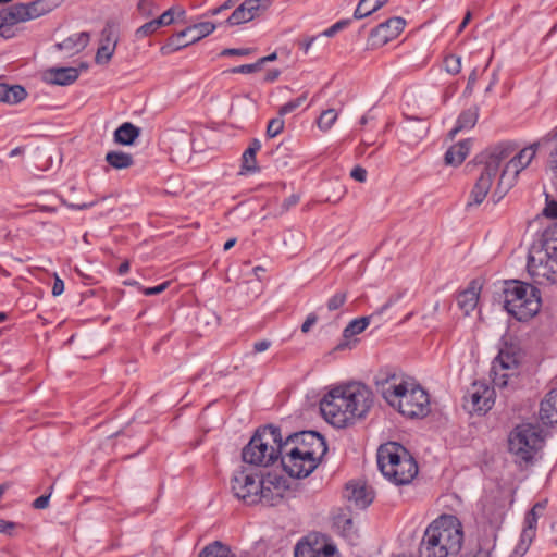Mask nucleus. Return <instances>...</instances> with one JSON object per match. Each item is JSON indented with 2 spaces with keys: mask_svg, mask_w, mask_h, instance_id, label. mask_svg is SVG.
Instances as JSON below:
<instances>
[{
  "mask_svg": "<svg viewBox=\"0 0 557 557\" xmlns=\"http://www.w3.org/2000/svg\"><path fill=\"white\" fill-rule=\"evenodd\" d=\"M371 395L370 389L360 383L335 387L323 397L320 410L327 422L344 428L369 411Z\"/></svg>",
  "mask_w": 557,
  "mask_h": 557,
  "instance_id": "f257e3e1",
  "label": "nucleus"
},
{
  "mask_svg": "<svg viewBox=\"0 0 557 557\" xmlns=\"http://www.w3.org/2000/svg\"><path fill=\"white\" fill-rule=\"evenodd\" d=\"M465 540L463 527L453 515H442L424 530L419 544L420 557H457Z\"/></svg>",
  "mask_w": 557,
  "mask_h": 557,
  "instance_id": "f03ea898",
  "label": "nucleus"
},
{
  "mask_svg": "<svg viewBox=\"0 0 557 557\" xmlns=\"http://www.w3.org/2000/svg\"><path fill=\"white\" fill-rule=\"evenodd\" d=\"M527 270L535 284L557 283V224L543 232L540 247L531 248Z\"/></svg>",
  "mask_w": 557,
  "mask_h": 557,
  "instance_id": "7ed1b4c3",
  "label": "nucleus"
},
{
  "mask_svg": "<svg viewBox=\"0 0 557 557\" xmlns=\"http://www.w3.org/2000/svg\"><path fill=\"white\" fill-rule=\"evenodd\" d=\"M284 441L280 428L272 424L259 428L242 450L245 463L269 467L284 453Z\"/></svg>",
  "mask_w": 557,
  "mask_h": 557,
  "instance_id": "20e7f679",
  "label": "nucleus"
},
{
  "mask_svg": "<svg viewBox=\"0 0 557 557\" xmlns=\"http://www.w3.org/2000/svg\"><path fill=\"white\" fill-rule=\"evenodd\" d=\"M377 466L382 474L396 485L409 484L418 474V465L413 457L395 442L379 447Z\"/></svg>",
  "mask_w": 557,
  "mask_h": 557,
  "instance_id": "39448f33",
  "label": "nucleus"
},
{
  "mask_svg": "<svg viewBox=\"0 0 557 557\" xmlns=\"http://www.w3.org/2000/svg\"><path fill=\"white\" fill-rule=\"evenodd\" d=\"M504 308L518 321H528L541 308L540 290L529 283L521 281L505 282Z\"/></svg>",
  "mask_w": 557,
  "mask_h": 557,
  "instance_id": "423d86ee",
  "label": "nucleus"
},
{
  "mask_svg": "<svg viewBox=\"0 0 557 557\" xmlns=\"http://www.w3.org/2000/svg\"><path fill=\"white\" fill-rule=\"evenodd\" d=\"M522 352L513 344H505L492 362L491 377L495 387L515 386L519 375Z\"/></svg>",
  "mask_w": 557,
  "mask_h": 557,
  "instance_id": "0eeeda50",
  "label": "nucleus"
},
{
  "mask_svg": "<svg viewBox=\"0 0 557 557\" xmlns=\"http://www.w3.org/2000/svg\"><path fill=\"white\" fill-rule=\"evenodd\" d=\"M543 440L536 426L532 424L517 425L509 434V451L519 462H530L541 448Z\"/></svg>",
  "mask_w": 557,
  "mask_h": 557,
  "instance_id": "6e6552de",
  "label": "nucleus"
},
{
  "mask_svg": "<svg viewBox=\"0 0 557 557\" xmlns=\"http://www.w3.org/2000/svg\"><path fill=\"white\" fill-rule=\"evenodd\" d=\"M262 476L253 470L240 467L234 471L231 478V491L233 495L246 505H256L259 503L258 493L261 492Z\"/></svg>",
  "mask_w": 557,
  "mask_h": 557,
  "instance_id": "1a4fd4ad",
  "label": "nucleus"
},
{
  "mask_svg": "<svg viewBox=\"0 0 557 557\" xmlns=\"http://www.w3.org/2000/svg\"><path fill=\"white\" fill-rule=\"evenodd\" d=\"M398 411L408 418H423L430 412L428 393L419 385L408 384L396 400Z\"/></svg>",
  "mask_w": 557,
  "mask_h": 557,
  "instance_id": "9d476101",
  "label": "nucleus"
},
{
  "mask_svg": "<svg viewBox=\"0 0 557 557\" xmlns=\"http://www.w3.org/2000/svg\"><path fill=\"white\" fill-rule=\"evenodd\" d=\"M289 446L307 457H314L320 460L327 451L324 437L314 431L289 434L284 441V448L286 449Z\"/></svg>",
  "mask_w": 557,
  "mask_h": 557,
  "instance_id": "9b49d317",
  "label": "nucleus"
},
{
  "mask_svg": "<svg viewBox=\"0 0 557 557\" xmlns=\"http://www.w3.org/2000/svg\"><path fill=\"white\" fill-rule=\"evenodd\" d=\"M540 143H533L532 145L521 149L516 156H513L505 165L498 185L497 190L506 193L513 184V181L518 174L524 170L534 159L539 149Z\"/></svg>",
  "mask_w": 557,
  "mask_h": 557,
  "instance_id": "f8f14e48",
  "label": "nucleus"
},
{
  "mask_svg": "<svg viewBox=\"0 0 557 557\" xmlns=\"http://www.w3.org/2000/svg\"><path fill=\"white\" fill-rule=\"evenodd\" d=\"M281 461L283 469L292 476V478H307L318 467L320 459L314 457H307L302 455L301 451H298L290 446L284 449L283 455L281 456Z\"/></svg>",
  "mask_w": 557,
  "mask_h": 557,
  "instance_id": "ddd939ff",
  "label": "nucleus"
},
{
  "mask_svg": "<svg viewBox=\"0 0 557 557\" xmlns=\"http://www.w3.org/2000/svg\"><path fill=\"white\" fill-rule=\"evenodd\" d=\"M216 28L214 23L211 22H201L195 25H191L184 30L177 33L172 36L168 44L161 48V51L165 53V50L176 51L182 48H185L203 37L210 35Z\"/></svg>",
  "mask_w": 557,
  "mask_h": 557,
  "instance_id": "4468645a",
  "label": "nucleus"
},
{
  "mask_svg": "<svg viewBox=\"0 0 557 557\" xmlns=\"http://www.w3.org/2000/svg\"><path fill=\"white\" fill-rule=\"evenodd\" d=\"M294 555L295 557H339L336 547L318 535H308L299 541L295 546Z\"/></svg>",
  "mask_w": 557,
  "mask_h": 557,
  "instance_id": "2eb2a0df",
  "label": "nucleus"
},
{
  "mask_svg": "<svg viewBox=\"0 0 557 557\" xmlns=\"http://www.w3.org/2000/svg\"><path fill=\"white\" fill-rule=\"evenodd\" d=\"M376 392L392 406H396V400L401 396L403 391L408 385L407 382L400 380L395 373L388 371H380L374 376Z\"/></svg>",
  "mask_w": 557,
  "mask_h": 557,
  "instance_id": "dca6fc26",
  "label": "nucleus"
},
{
  "mask_svg": "<svg viewBox=\"0 0 557 557\" xmlns=\"http://www.w3.org/2000/svg\"><path fill=\"white\" fill-rule=\"evenodd\" d=\"M261 481V492L258 493L259 503L265 506L278 505L288 490L286 480L276 474H268L265 478L262 476Z\"/></svg>",
  "mask_w": 557,
  "mask_h": 557,
  "instance_id": "f3484780",
  "label": "nucleus"
},
{
  "mask_svg": "<svg viewBox=\"0 0 557 557\" xmlns=\"http://www.w3.org/2000/svg\"><path fill=\"white\" fill-rule=\"evenodd\" d=\"M29 21L24 3H16L0 11V36L10 39L15 36V26Z\"/></svg>",
  "mask_w": 557,
  "mask_h": 557,
  "instance_id": "a211bd4d",
  "label": "nucleus"
},
{
  "mask_svg": "<svg viewBox=\"0 0 557 557\" xmlns=\"http://www.w3.org/2000/svg\"><path fill=\"white\" fill-rule=\"evenodd\" d=\"M494 391L485 384L472 385V389L465 396V407L470 412H486L492 408Z\"/></svg>",
  "mask_w": 557,
  "mask_h": 557,
  "instance_id": "6ab92c4d",
  "label": "nucleus"
},
{
  "mask_svg": "<svg viewBox=\"0 0 557 557\" xmlns=\"http://www.w3.org/2000/svg\"><path fill=\"white\" fill-rule=\"evenodd\" d=\"M547 506V500L536 503L525 516V527L522 530L520 539V547L522 553L527 552L536 533V523L539 518L544 512Z\"/></svg>",
  "mask_w": 557,
  "mask_h": 557,
  "instance_id": "aec40b11",
  "label": "nucleus"
},
{
  "mask_svg": "<svg viewBox=\"0 0 557 557\" xmlns=\"http://www.w3.org/2000/svg\"><path fill=\"white\" fill-rule=\"evenodd\" d=\"M405 24L403 17H391L373 28L371 37L376 40L377 45L383 46L396 38L403 32Z\"/></svg>",
  "mask_w": 557,
  "mask_h": 557,
  "instance_id": "412c9836",
  "label": "nucleus"
},
{
  "mask_svg": "<svg viewBox=\"0 0 557 557\" xmlns=\"http://www.w3.org/2000/svg\"><path fill=\"white\" fill-rule=\"evenodd\" d=\"M495 177L494 165L490 166L488 171L483 168L480 177L476 180L471 190L470 200L468 201L467 207L479 206L484 201Z\"/></svg>",
  "mask_w": 557,
  "mask_h": 557,
  "instance_id": "4be33fe9",
  "label": "nucleus"
},
{
  "mask_svg": "<svg viewBox=\"0 0 557 557\" xmlns=\"http://www.w3.org/2000/svg\"><path fill=\"white\" fill-rule=\"evenodd\" d=\"M333 527L341 536L352 545L359 537L358 529L348 509H339L333 518Z\"/></svg>",
  "mask_w": 557,
  "mask_h": 557,
  "instance_id": "5701e85b",
  "label": "nucleus"
},
{
  "mask_svg": "<svg viewBox=\"0 0 557 557\" xmlns=\"http://www.w3.org/2000/svg\"><path fill=\"white\" fill-rule=\"evenodd\" d=\"M117 39L114 36L113 27L107 23L101 32L100 46L97 50L95 61L97 64H107L115 50Z\"/></svg>",
  "mask_w": 557,
  "mask_h": 557,
  "instance_id": "b1692460",
  "label": "nucleus"
},
{
  "mask_svg": "<svg viewBox=\"0 0 557 557\" xmlns=\"http://www.w3.org/2000/svg\"><path fill=\"white\" fill-rule=\"evenodd\" d=\"M262 0H245L234 10L226 23L231 26L247 23L258 16Z\"/></svg>",
  "mask_w": 557,
  "mask_h": 557,
  "instance_id": "393cba45",
  "label": "nucleus"
},
{
  "mask_svg": "<svg viewBox=\"0 0 557 557\" xmlns=\"http://www.w3.org/2000/svg\"><path fill=\"white\" fill-rule=\"evenodd\" d=\"M344 496L360 509L368 507L373 500L372 493L368 491L366 484L360 482L347 483Z\"/></svg>",
  "mask_w": 557,
  "mask_h": 557,
  "instance_id": "a878e982",
  "label": "nucleus"
},
{
  "mask_svg": "<svg viewBox=\"0 0 557 557\" xmlns=\"http://www.w3.org/2000/svg\"><path fill=\"white\" fill-rule=\"evenodd\" d=\"M540 419L544 425H557V388L548 392L541 401Z\"/></svg>",
  "mask_w": 557,
  "mask_h": 557,
  "instance_id": "bb28decb",
  "label": "nucleus"
},
{
  "mask_svg": "<svg viewBox=\"0 0 557 557\" xmlns=\"http://www.w3.org/2000/svg\"><path fill=\"white\" fill-rule=\"evenodd\" d=\"M516 150V145L510 141L500 143L497 146H495L492 151L490 152L484 169L488 171L490 166H495V175L499 172L500 163L509 158L512 152Z\"/></svg>",
  "mask_w": 557,
  "mask_h": 557,
  "instance_id": "cd10ccee",
  "label": "nucleus"
},
{
  "mask_svg": "<svg viewBox=\"0 0 557 557\" xmlns=\"http://www.w3.org/2000/svg\"><path fill=\"white\" fill-rule=\"evenodd\" d=\"M75 67H52L45 72V79L53 85L66 86L78 78Z\"/></svg>",
  "mask_w": 557,
  "mask_h": 557,
  "instance_id": "c85d7f7f",
  "label": "nucleus"
},
{
  "mask_svg": "<svg viewBox=\"0 0 557 557\" xmlns=\"http://www.w3.org/2000/svg\"><path fill=\"white\" fill-rule=\"evenodd\" d=\"M471 149V139H465L458 144L451 146L445 153V163L447 165L458 166L460 165Z\"/></svg>",
  "mask_w": 557,
  "mask_h": 557,
  "instance_id": "c756f323",
  "label": "nucleus"
},
{
  "mask_svg": "<svg viewBox=\"0 0 557 557\" xmlns=\"http://www.w3.org/2000/svg\"><path fill=\"white\" fill-rule=\"evenodd\" d=\"M478 119L479 108L476 106L462 111L457 120L456 126L449 132V137L453 139L459 132L473 128Z\"/></svg>",
  "mask_w": 557,
  "mask_h": 557,
  "instance_id": "7c9ffc66",
  "label": "nucleus"
},
{
  "mask_svg": "<svg viewBox=\"0 0 557 557\" xmlns=\"http://www.w3.org/2000/svg\"><path fill=\"white\" fill-rule=\"evenodd\" d=\"M140 135V128L131 122H125L114 132V141L119 145L131 146Z\"/></svg>",
  "mask_w": 557,
  "mask_h": 557,
  "instance_id": "2f4dec72",
  "label": "nucleus"
},
{
  "mask_svg": "<svg viewBox=\"0 0 557 557\" xmlns=\"http://www.w3.org/2000/svg\"><path fill=\"white\" fill-rule=\"evenodd\" d=\"M26 96L27 91L23 86L0 83V102L16 104L23 101Z\"/></svg>",
  "mask_w": 557,
  "mask_h": 557,
  "instance_id": "473e14b6",
  "label": "nucleus"
},
{
  "mask_svg": "<svg viewBox=\"0 0 557 557\" xmlns=\"http://www.w3.org/2000/svg\"><path fill=\"white\" fill-rule=\"evenodd\" d=\"M89 33L82 32L64 39L55 45L57 50H65L67 52H78L83 50L89 42Z\"/></svg>",
  "mask_w": 557,
  "mask_h": 557,
  "instance_id": "72a5a7b5",
  "label": "nucleus"
},
{
  "mask_svg": "<svg viewBox=\"0 0 557 557\" xmlns=\"http://www.w3.org/2000/svg\"><path fill=\"white\" fill-rule=\"evenodd\" d=\"M60 0H35L25 4L29 20L37 18L51 12Z\"/></svg>",
  "mask_w": 557,
  "mask_h": 557,
  "instance_id": "f704fd0d",
  "label": "nucleus"
},
{
  "mask_svg": "<svg viewBox=\"0 0 557 557\" xmlns=\"http://www.w3.org/2000/svg\"><path fill=\"white\" fill-rule=\"evenodd\" d=\"M479 301V292L474 286L467 288L461 292L457 297V302L459 308L465 312V314H469L471 311L475 309Z\"/></svg>",
  "mask_w": 557,
  "mask_h": 557,
  "instance_id": "c9c22d12",
  "label": "nucleus"
},
{
  "mask_svg": "<svg viewBox=\"0 0 557 557\" xmlns=\"http://www.w3.org/2000/svg\"><path fill=\"white\" fill-rule=\"evenodd\" d=\"M107 163L115 170L128 169L134 164V158L131 153L112 150L106 154Z\"/></svg>",
  "mask_w": 557,
  "mask_h": 557,
  "instance_id": "e433bc0d",
  "label": "nucleus"
},
{
  "mask_svg": "<svg viewBox=\"0 0 557 557\" xmlns=\"http://www.w3.org/2000/svg\"><path fill=\"white\" fill-rule=\"evenodd\" d=\"M388 0H360L355 12L354 17L360 20L382 8Z\"/></svg>",
  "mask_w": 557,
  "mask_h": 557,
  "instance_id": "4c0bfd02",
  "label": "nucleus"
},
{
  "mask_svg": "<svg viewBox=\"0 0 557 557\" xmlns=\"http://www.w3.org/2000/svg\"><path fill=\"white\" fill-rule=\"evenodd\" d=\"M198 557H235V555L232 553L228 546L216 541L212 544L207 545L199 553Z\"/></svg>",
  "mask_w": 557,
  "mask_h": 557,
  "instance_id": "58836bf2",
  "label": "nucleus"
},
{
  "mask_svg": "<svg viewBox=\"0 0 557 557\" xmlns=\"http://www.w3.org/2000/svg\"><path fill=\"white\" fill-rule=\"evenodd\" d=\"M369 323H370V318H368V317L355 319L351 322H349V324L345 327V330L343 332V336L346 339H348L354 335L360 334L361 332H363L366 330V327L369 325Z\"/></svg>",
  "mask_w": 557,
  "mask_h": 557,
  "instance_id": "ea45409f",
  "label": "nucleus"
},
{
  "mask_svg": "<svg viewBox=\"0 0 557 557\" xmlns=\"http://www.w3.org/2000/svg\"><path fill=\"white\" fill-rule=\"evenodd\" d=\"M337 120V113L334 109L324 110L318 119V126L321 131H329L335 121Z\"/></svg>",
  "mask_w": 557,
  "mask_h": 557,
  "instance_id": "a19ab883",
  "label": "nucleus"
},
{
  "mask_svg": "<svg viewBox=\"0 0 557 557\" xmlns=\"http://www.w3.org/2000/svg\"><path fill=\"white\" fill-rule=\"evenodd\" d=\"M242 169L246 172H257L259 170L256 161V153L252 150H245L242 157Z\"/></svg>",
  "mask_w": 557,
  "mask_h": 557,
  "instance_id": "79ce46f5",
  "label": "nucleus"
},
{
  "mask_svg": "<svg viewBox=\"0 0 557 557\" xmlns=\"http://www.w3.org/2000/svg\"><path fill=\"white\" fill-rule=\"evenodd\" d=\"M306 99H307V94L305 92V94L300 95L298 98L286 102L278 109V115L284 116L286 114L294 112L306 101Z\"/></svg>",
  "mask_w": 557,
  "mask_h": 557,
  "instance_id": "37998d69",
  "label": "nucleus"
},
{
  "mask_svg": "<svg viewBox=\"0 0 557 557\" xmlns=\"http://www.w3.org/2000/svg\"><path fill=\"white\" fill-rule=\"evenodd\" d=\"M284 125H285V122H284L283 116H281V115L270 120L268 123V127H267V136L269 138L276 137L278 134H281L283 132Z\"/></svg>",
  "mask_w": 557,
  "mask_h": 557,
  "instance_id": "c03bdc74",
  "label": "nucleus"
},
{
  "mask_svg": "<svg viewBox=\"0 0 557 557\" xmlns=\"http://www.w3.org/2000/svg\"><path fill=\"white\" fill-rule=\"evenodd\" d=\"M445 70L451 75H457L461 71V58L455 54H449L444 60Z\"/></svg>",
  "mask_w": 557,
  "mask_h": 557,
  "instance_id": "a18cd8bd",
  "label": "nucleus"
},
{
  "mask_svg": "<svg viewBox=\"0 0 557 557\" xmlns=\"http://www.w3.org/2000/svg\"><path fill=\"white\" fill-rule=\"evenodd\" d=\"M284 245H290L296 250H301L304 247V234L299 232L289 231L287 239H284Z\"/></svg>",
  "mask_w": 557,
  "mask_h": 557,
  "instance_id": "49530a36",
  "label": "nucleus"
},
{
  "mask_svg": "<svg viewBox=\"0 0 557 557\" xmlns=\"http://www.w3.org/2000/svg\"><path fill=\"white\" fill-rule=\"evenodd\" d=\"M347 294L346 293H336L332 296L327 301V309L330 311H335L339 309L346 301Z\"/></svg>",
  "mask_w": 557,
  "mask_h": 557,
  "instance_id": "de8ad7c7",
  "label": "nucleus"
},
{
  "mask_svg": "<svg viewBox=\"0 0 557 557\" xmlns=\"http://www.w3.org/2000/svg\"><path fill=\"white\" fill-rule=\"evenodd\" d=\"M157 29H159V26L156 25V21H149L136 30V37L144 38L146 36L153 34Z\"/></svg>",
  "mask_w": 557,
  "mask_h": 557,
  "instance_id": "09e8293b",
  "label": "nucleus"
},
{
  "mask_svg": "<svg viewBox=\"0 0 557 557\" xmlns=\"http://www.w3.org/2000/svg\"><path fill=\"white\" fill-rule=\"evenodd\" d=\"M300 200V196L298 194H293L289 197H287L281 205L278 214H285L287 211H289L293 207H295Z\"/></svg>",
  "mask_w": 557,
  "mask_h": 557,
  "instance_id": "8fccbe9b",
  "label": "nucleus"
},
{
  "mask_svg": "<svg viewBox=\"0 0 557 557\" xmlns=\"http://www.w3.org/2000/svg\"><path fill=\"white\" fill-rule=\"evenodd\" d=\"M546 170L552 174L554 178H557V146L550 151L548 156Z\"/></svg>",
  "mask_w": 557,
  "mask_h": 557,
  "instance_id": "3c124183",
  "label": "nucleus"
},
{
  "mask_svg": "<svg viewBox=\"0 0 557 557\" xmlns=\"http://www.w3.org/2000/svg\"><path fill=\"white\" fill-rule=\"evenodd\" d=\"M156 25L160 27L170 25L174 22V9L163 12L158 18H154Z\"/></svg>",
  "mask_w": 557,
  "mask_h": 557,
  "instance_id": "603ef678",
  "label": "nucleus"
},
{
  "mask_svg": "<svg viewBox=\"0 0 557 557\" xmlns=\"http://www.w3.org/2000/svg\"><path fill=\"white\" fill-rule=\"evenodd\" d=\"M260 70H261V66H260L259 62L257 61L256 63H252V64H244V65L233 67L231 70V72L235 73V74H250V73H255Z\"/></svg>",
  "mask_w": 557,
  "mask_h": 557,
  "instance_id": "864d4df0",
  "label": "nucleus"
},
{
  "mask_svg": "<svg viewBox=\"0 0 557 557\" xmlns=\"http://www.w3.org/2000/svg\"><path fill=\"white\" fill-rule=\"evenodd\" d=\"M543 215L550 219H557V200L546 199Z\"/></svg>",
  "mask_w": 557,
  "mask_h": 557,
  "instance_id": "5fc2aeb1",
  "label": "nucleus"
},
{
  "mask_svg": "<svg viewBox=\"0 0 557 557\" xmlns=\"http://www.w3.org/2000/svg\"><path fill=\"white\" fill-rule=\"evenodd\" d=\"M349 21L348 20H343V21H338L336 22L334 25H332L331 27H329L327 29H325L321 35L322 36H325V37H332L334 36L338 30L345 28L347 25H348Z\"/></svg>",
  "mask_w": 557,
  "mask_h": 557,
  "instance_id": "6e6d98bb",
  "label": "nucleus"
},
{
  "mask_svg": "<svg viewBox=\"0 0 557 557\" xmlns=\"http://www.w3.org/2000/svg\"><path fill=\"white\" fill-rule=\"evenodd\" d=\"M170 285V282H164L158 286H154V287H147V288H144V294L147 295V296H152V295H158V294H161L162 292H164L168 286Z\"/></svg>",
  "mask_w": 557,
  "mask_h": 557,
  "instance_id": "4d7b16f0",
  "label": "nucleus"
},
{
  "mask_svg": "<svg viewBox=\"0 0 557 557\" xmlns=\"http://www.w3.org/2000/svg\"><path fill=\"white\" fill-rule=\"evenodd\" d=\"M350 176L354 180L363 183L367 180V171L361 166H355L350 172Z\"/></svg>",
  "mask_w": 557,
  "mask_h": 557,
  "instance_id": "13d9d810",
  "label": "nucleus"
},
{
  "mask_svg": "<svg viewBox=\"0 0 557 557\" xmlns=\"http://www.w3.org/2000/svg\"><path fill=\"white\" fill-rule=\"evenodd\" d=\"M250 52H251V49H249V48H240V49L227 48L221 52V55H247Z\"/></svg>",
  "mask_w": 557,
  "mask_h": 557,
  "instance_id": "bf43d9fd",
  "label": "nucleus"
},
{
  "mask_svg": "<svg viewBox=\"0 0 557 557\" xmlns=\"http://www.w3.org/2000/svg\"><path fill=\"white\" fill-rule=\"evenodd\" d=\"M15 527L16 524L14 522L0 519V533L12 535V531Z\"/></svg>",
  "mask_w": 557,
  "mask_h": 557,
  "instance_id": "052dcab7",
  "label": "nucleus"
},
{
  "mask_svg": "<svg viewBox=\"0 0 557 557\" xmlns=\"http://www.w3.org/2000/svg\"><path fill=\"white\" fill-rule=\"evenodd\" d=\"M271 341L262 339L253 344V352L259 354L268 350L271 347Z\"/></svg>",
  "mask_w": 557,
  "mask_h": 557,
  "instance_id": "680f3d73",
  "label": "nucleus"
},
{
  "mask_svg": "<svg viewBox=\"0 0 557 557\" xmlns=\"http://www.w3.org/2000/svg\"><path fill=\"white\" fill-rule=\"evenodd\" d=\"M50 495H41L36 498L33 503V507L36 509H45L49 505Z\"/></svg>",
  "mask_w": 557,
  "mask_h": 557,
  "instance_id": "e2e57ef3",
  "label": "nucleus"
},
{
  "mask_svg": "<svg viewBox=\"0 0 557 557\" xmlns=\"http://www.w3.org/2000/svg\"><path fill=\"white\" fill-rule=\"evenodd\" d=\"M318 317L314 313H310L301 325V331L308 333L313 324H315Z\"/></svg>",
  "mask_w": 557,
  "mask_h": 557,
  "instance_id": "0e129e2a",
  "label": "nucleus"
},
{
  "mask_svg": "<svg viewBox=\"0 0 557 557\" xmlns=\"http://www.w3.org/2000/svg\"><path fill=\"white\" fill-rule=\"evenodd\" d=\"M64 292V282L55 275L54 283L52 286V295L60 296Z\"/></svg>",
  "mask_w": 557,
  "mask_h": 557,
  "instance_id": "69168bd1",
  "label": "nucleus"
},
{
  "mask_svg": "<svg viewBox=\"0 0 557 557\" xmlns=\"http://www.w3.org/2000/svg\"><path fill=\"white\" fill-rule=\"evenodd\" d=\"M478 81V70L473 69L468 77V84L466 87V91L471 94L473 90V87Z\"/></svg>",
  "mask_w": 557,
  "mask_h": 557,
  "instance_id": "338daca9",
  "label": "nucleus"
},
{
  "mask_svg": "<svg viewBox=\"0 0 557 557\" xmlns=\"http://www.w3.org/2000/svg\"><path fill=\"white\" fill-rule=\"evenodd\" d=\"M461 557H491L488 549L479 548L475 553L465 554Z\"/></svg>",
  "mask_w": 557,
  "mask_h": 557,
  "instance_id": "774afa93",
  "label": "nucleus"
}]
</instances>
